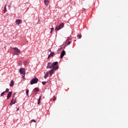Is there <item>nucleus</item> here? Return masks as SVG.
Here are the masks:
<instances>
[{
    "instance_id": "29",
    "label": "nucleus",
    "mask_w": 128,
    "mask_h": 128,
    "mask_svg": "<svg viewBox=\"0 0 128 128\" xmlns=\"http://www.w3.org/2000/svg\"><path fill=\"white\" fill-rule=\"evenodd\" d=\"M10 106H12V104H14V103L10 102Z\"/></svg>"
},
{
    "instance_id": "7",
    "label": "nucleus",
    "mask_w": 128,
    "mask_h": 128,
    "mask_svg": "<svg viewBox=\"0 0 128 128\" xmlns=\"http://www.w3.org/2000/svg\"><path fill=\"white\" fill-rule=\"evenodd\" d=\"M64 54H66V51H64V50H63L60 54V58H62L64 56Z\"/></svg>"
},
{
    "instance_id": "33",
    "label": "nucleus",
    "mask_w": 128,
    "mask_h": 128,
    "mask_svg": "<svg viewBox=\"0 0 128 128\" xmlns=\"http://www.w3.org/2000/svg\"><path fill=\"white\" fill-rule=\"evenodd\" d=\"M27 96H28V97H29V96H28V94Z\"/></svg>"
},
{
    "instance_id": "22",
    "label": "nucleus",
    "mask_w": 128,
    "mask_h": 128,
    "mask_svg": "<svg viewBox=\"0 0 128 128\" xmlns=\"http://www.w3.org/2000/svg\"><path fill=\"white\" fill-rule=\"evenodd\" d=\"M42 84L44 86L46 85V82H42Z\"/></svg>"
},
{
    "instance_id": "6",
    "label": "nucleus",
    "mask_w": 128,
    "mask_h": 128,
    "mask_svg": "<svg viewBox=\"0 0 128 128\" xmlns=\"http://www.w3.org/2000/svg\"><path fill=\"white\" fill-rule=\"evenodd\" d=\"M38 79L36 78H34L30 81V84H38Z\"/></svg>"
},
{
    "instance_id": "34",
    "label": "nucleus",
    "mask_w": 128,
    "mask_h": 128,
    "mask_svg": "<svg viewBox=\"0 0 128 128\" xmlns=\"http://www.w3.org/2000/svg\"><path fill=\"white\" fill-rule=\"evenodd\" d=\"M20 110L18 108H17V110Z\"/></svg>"
},
{
    "instance_id": "4",
    "label": "nucleus",
    "mask_w": 128,
    "mask_h": 128,
    "mask_svg": "<svg viewBox=\"0 0 128 128\" xmlns=\"http://www.w3.org/2000/svg\"><path fill=\"white\" fill-rule=\"evenodd\" d=\"M58 68V66H56V68H53L51 69L49 72H48V74H50V76H52V74H54V72Z\"/></svg>"
},
{
    "instance_id": "10",
    "label": "nucleus",
    "mask_w": 128,
    "mask_h": 128,
    "mask_svg": "<svg viewBox=\"0 0 128 128\" xmlns=\"http://www.w3.org/2000/svg\"><path fill=\"white\" fill-rule=\"evenodd\" d=\"M54 52H51L48 56V58H52V56H54Z\"/></svg>"
},
{
    "instance_id": "21",
    "label": "nucleus",
    "mask_w": 128,
    "mask_h": 128,
    "mask_svg": "<svg viewBox=\"0 0 128 128\" xmlns=\"http://www.w3.org/2000/svg\"><path fill=\"white\" fill-rule=\"evenodd\" d=\"M5 92H2L0 94L1 96H2L4 94Z\"/></svg>"
},
{
    "instance_id": "30",
    "label": "nucleus",
    "mask_w": 128,
    "mask_h": 128,
    "mask_svg": "<svg viewBox=\"0 0 128 128\" xmlns=\"http://www.w3.org/2000/svg\"><path fill=\"white\" fill-rule=\"evenodd\" d=\"M14 102V98H12L10 102Z\"/></svg>"
},
{
    "instance_id": "19",
    "label": "nucleus",
    "mask_w": 128,
    "mask_h": 128,
    "mask_svg": "<svg viewBox=\"0 0 128 128\" xmlns=\"http://www.w3.org/2000/svg\"><path fill=\"white\" fill-rule=\"evenodd\" d=\"M24 66H28V62L27 61H24Z\"/></svg>"
},
{
    "instance_id": "24",
    "label": "nucleus",
    "mask_w": 128,
    "mask_h": 128,
    "mask_svg": "<svg viewBox=\"0 0 128 128\" xmlns=\"http://www.w3.org/2000/svg\"><path fill=\"white\" fill-rule=\"evenodd\" d=\"M28 92H29V90H26V96H28Z\"/></svg>"
},
{
    "instance_id": "26",
    "label": "nucleus",
    "mask_w": 128,
    "mask_h": 128,
    "mask_svg": "<svg viewBox=\"0 0 128 128\" xmlns=\"http://www.w3.org/2000/svg\"><path fill=\"white\" fill-rule=\"evenodd\" d=\"M56 100V96H54V100Z\"/></svg>"
},
{
    "instance_id": "3",
    "label": "nucleus",
    "mask_w": 128,
    "mask_h": 128,
    "mask_svg": "<svg viewBox=\"0 0 128 128\" xmlns=\"http://www.w3.org/2000/svg\"><path fill=\"white\" fill-rule=\"evenodd\" d=\"M20 72L22 74V78H24V76H26V70L24 68H20Z\"/></svg>"
},
{
    "instance_id": "13",
    "label": "nucleus",
    "mask_w": 128,
    "mask_h": 128,
    "mask_svg": "<svg viewBox=\"0 0 128 128\" xmlns=\"http://www.w3.org/2000/svg\"><path fill=\"white\" fill-rule=\"evenodd\" d=\"M41 98H42V96H40L38 100V104H40Z\"/></svg>"
},
{
    "instance_id": "23",
    "label": "nucleus",
    "mask_w": 128,
    "mask_h": 128,
    "mask_svg": "<svg viewBox=\"0 0 128 128\" xmlns=\"http://www.w3.org/2000/svg\"><path fill=\"white\" fill-rule=\"evenodd\" d=\"M8 90H10L8 88H6L5 92H8Z\"/></svg>"
},
{
    "instance_id": "9",
    "label": "nucleus",
    "mask_w": 128,
    "mask_h": 128,
    "mask_svg": "<svg viewBox=\"0 0 128 128\" xmlns=\"http://www.w3.org/2000/svg\"><path fill=\"white\" fill-rule=\"evenodd\" d=\"M70 38H68L66 40V44H67V46H69V44H70Z\"/></svg>"
},
{
    "instance_id": "8",
    "label": "nucleus",
    "mask_w": 128,
    "mask_h": 128,
    "mask_svg": "<svg viewBox=\"0 0 128 128\" xmlns=\"http://www.w3.org/2000/svg\"><path fill=\"white\" fill-rule=\"evenodd\" d=\"M22 20H17L16 21V24H22Z\"/></svg>"
},
{
    "instance_id": "31",
    "label": "nucleus",
    "mask_w": 128,
    "mask_h": 128,
    "mask_svg": "<svg viewBox=\"0 0 128 128\" xmlns=\"http://www.w3.org/2000/svg\"><path fill=\"white\" fill-rule=\"evenodd\" d=\"M48 50L52 52V50H50V49H49Z\"/></svg>"
},
{
    "instance_id": "16",
    "label": "nucleus",
    "mask_w": 128,
    "mask_h": 128,
    "mask_svg": "<svg viewBox=\"0 0 128 128\" xmlns=\"http://www.w3.org/2000/svg\"><path fill=\"white\" fill-rule=\"evenodd\" d=\"M10 86H14V80L11 81Z\"/></svg>"
},
{
    "instance_id": "11",
    "label": "nucleus",
    "mask_w": 128,
    "mask_h": 128,
    "mask_svg": "<svg viewBox=\"0 0 128 128\" xmlns=\"http://www.w3.org/2000/svg\"><path fill=\"white\" fill-rule=\"evenodd\" d=\"M12 92H8V93L7 95V100H8V98H10V96H12Z\"/></svg>"
},
{
    "instance_id": "27",
    "label": "nucleus",
    "mask_w": 128,
    "mask_h": 128,
    "mask_svg": "<svg viewBox=\"0 0 128 128\" xmlns=\"http://www.w3.org/2000/svg\"><path fill=\"white\" fill-rule=\"evenodd\" d=\"M16 102V99L15 100L14 102H13V104H14Z\"/></svg>"
},
{
    "instance_id": "1",
    "label": "nucleus",
    "mask_w": 128,
    "mask_h": 128,
    "mask_svg": "<svg viewBox=\"0 0 128 128\" xmlns=\"http://www.w3.org/2000/svg\"><path fill=\"white\" fill-rule=\"evenodd\" d=\"M58 62H56L52 64V62H49L48 63V66H46V68H56V66H58Z\"/></svg>"
},
{
    "instance_id": "17",
    "label": "nucleus",
    "mask_w": 128,
    "mask_h": 128,
    "mask_svg": "<svg viewBox=\"0 0 128 128\" xmlns=\"http://www.w3.org/2000/svg\"><path fill=\"white\" fill-rule=\"evenodd\" d=\"M34 92H39L40 89L38 88H34Z\"/></svg>"
},
{
    "instance_id": "28",
    "label": "nucleus",
    "mask_w": 128,
    "mask_h": 128,
    "mask_svg": "<svg viewBox=\"0 0 128 128\" xmlns=\"http://www.w3.org/2000/svg\"><path fill=\"white\" fill-rule=\"evenodd\" d=\"M22 64V61H20L19 64Z\"/></svg>"
},
{
    "instance_id": "12",
    "label": "nucleus",
    "mask_w": 128,
    "mask_h": 128,
    "mask_svg": "<svg viewBox=\"0 0 128 128\" xmlns=\"http://www.w3.org/2000/svg\"><path fill=\"white\" fill-rule=\"evenodd\" d=\"M50 1L48 0H44V4L46 6H48Z\"/></svg>"
},
{
    "instance_id": "14",
    "label": "nucleus",
    "mask_w": 128,
    "mask_h": 128,
    "mask_svg": "<svg viewBox=\"0 0 128 128\" xmlns=\"http://www.w3.org/2000/svg\"><path fill=\"white\" fill-rule=\"evenodd\" d=\"M6 12H8V10H6V5L4 9V14H6Z\"/></svg>"
},
{
    "instance_id": "18",
    "label": "nucleus",
    "mask_w": 128,
    "mask_h": 128,
    "mask_svg": "<svg viewBox=\"0 0 128 128\" xmlns=\"http://www.w3.org/2000/svg\"><path fill=\"white\" fill-rule=\"evenodd\" d=\"M77 38H82V34H78Z\"/></svg>"
},
{
    "instance_id": "32",
    "label": "nucleus",
    "mask_w": 128,
    "mask_h": 128,
    "mask_svg": "<svg viewBox=\"0 0 128 128\" xmlns=\"http://www.w3.org/2000/svg\"><path fill=\"white\" fill-rule=\"evenodd\" d=\"M14 94H14L13 95V96H12V98H14Z\"/></svg>"
},
{
    "instance_id": "2",
    "label": "nucleus",
    "mask_w": 128,
    "mask_h": 128,
    "mask_svg": "<svg viewBox=\"0 0 128 128\" xmlns=\"http://www.w3.org/2000/svg\"><path fill=\"white\" fill-rule=\"evenodd\" d=\"M12 49L14 50L13 54H16V56H18V54H20V49L17 48H13Z\"/></svg>"
},
{
    "instance_id": "15",
    "label": "nucleus",
    "mask_w": 128,
    "mask_h": 128,
    "mask_svg": "<svg viewBox=\"0 0 128 128\" xmlns=\"http://www.w3.org/2000/svg\"><path fill=\"white\" fill-rule=\"evenodd\" d=\"M48 74H50L49 73H48V72H47L46 74L44 75V78H46L48 76Z\"/></svg>"
},
{
    "instance_id": "25",
    "label": "nucleus",
    "mask_w": 128,
    "mask_h": 128,
    "mask_svg": "<svg viewBox=\"0 0 128 128\" xmlns=\"http://www.w3.org/2000/svg\"><path fill=\"white\" fill-rule=\"evenodd\" d=\"M36 122V120H31L30 122Z\"/></svg>"
},
{
    "instance_id": "20",
    "label": "nucleus",
    "mask_w": 128,
    "mask_h": 128,
    "mask_svg": "<svg viewBox=\"0 0 128 128\" xmlns=\"http://www.w3.org/2000/svg\"><path fill=\"white\" fill-rule=\"evenodd\" d=\"M50 30H51V31H50V34H52V32H54V28H50Z\"/></svg>"
},
{
    "instance_id": "5",
    "label": "nucleus",
    "mask_w": 128,
    "mask_h": 128,
    "mask_svg": "<svg viewBox=\"0 0 128 128\" xmlns=\"http://www.w3.org/2000/svg\"><path fill=\"white\" fill-rule=\"evenodd\" d=\"M64 26V24L62 23L58 26H56L55 30H62Z\"/></svg>"
}]
</instances>
